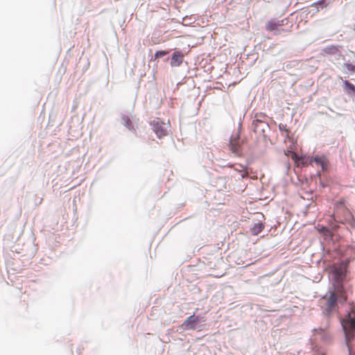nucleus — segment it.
Masks as SVG:
<instances>
[{
    "instance_id": "1",
    "label": "nucleus",
    "mask_w": 355,
    "mask_h": 355,
    "mask_svg": "<svg viewBox=\"0 0 355 355\" xmlns=\"http://www.w3.org/2000/svg\"><path fill=\"white\" fill-rule=\"evenodd\" d=\"M349 355H355V316L349 313L342 320Z\"/></svg>"
},
{
    "instance_id": "2",
    "label": "nucleus",
    "mask_w": 355,
    "mask_h": 355,
    "mask_svg": "<svg viewBox=\"0 0 355 355\" xmlns=\"http://www.w3.org/2000/svg\"><path fill=\"white\" fill-rule=\"evenodd\" d=\"M270 118L265 113H256L252 123V128L253 131L265 139L268 137V134L270 132V126L269 121Z\"/></svg>"
},
{
    "instance_id": "3",
    "label": "nucleus",
    "mask_w": 355,
    "mask_h": 355,
    "mask_svg": "<svg viewBox=\"0 0 355 355\" xmlns=\"http://www.w3.org/2000/svg\"><path fill=\"white\" fill-rule=\"evenodd\" d=\"M329 270L335 282H343L347 274V264L343 262L334 263Z\"/></svg>"
},
{
    "instance_id": "4",
    "label": "nucleus",
    "mask_w": 355,
    "mask_h": 355,
    "mask_svg": "<svg viewBox=\"0 0 355 355\" xmlns=\"http://www.w3.org/2000/svg\"><path fill=\"white\" fill-rule=\"evenodd\" d=\"M150 125L156 135L161 139L168 135V125L163 122L159 118H155L150 122Z\"/></svg>"
},
{
    "instance_id": "5",
    "label": "nucleus",
    "mask_w": 355,
    "mask_h": 355,
    "mask_svg": "<svg viewBox=\"0 0 355 355\" xmlns=\"http://www.w3.org/2000/svg\"><path fill=\"white\" fill-rule=\"evenodd\" d=\"M328 297L324 296L323 300H325L323 306V311L325 314L330 315L336 309L337 306V300L335 297V293H330Z\"/></svg>"
},
{
    "instance_id": "6",
    "label": "nucleus",
    "mask_w": 355,
    "mask_h": 355,
    "mask_svg": "<svg viewBox=\"0 0 355 355\" xmlns=\"http://www.w3.org/2000/svg\"><path fill=\"white\" fill-rule=\"evenodd\" d=\"M329 293H335L336 300L341 303L347 300V295L343 282H336L334 284V290Z\"/></svg>"
},
{
    "instance_id": "7",
    "label": "nucleus",
    "mask_w": 355,
    "mask_h": 355,
    "mask_svg": "<svg viewBox=\"0 0 355 355\" xmlns=\"http://www.w3.org/2000/svg\"><path fill=\"white\" fill-rule=\"evenodd\" d=\"M229 149L231 152L237 157L241 156V142L240 141L239 135L236 137H230L229 143Z\"/></svg>"
},
{
    "instance_id": "8",
    "label": "nucleus",
    "mask_w": 355,
    "mask_h": 355,
    "mask_svg": "<svg viewBox=\"0 0 355 355\" xmlns=\"http://www.w3.org/2000/svg\"><path fill=\"white\" fill-rule=\"evenodd\" d=\"M184 54L180 51H175L171 58L170 64L172 67H180L184 60Z\"/></svg>"
},
{
    "instance_id": "9",
    "label": "nucleus",
    "mask_w": 355,
    "mask_h": 355,
    "mask_svg": "<svg viewBox=\"0 0 355 355\" xmlns=\"http://www.w3.org/2000/svg\"><path fill=\"white\" fill-rule=\"evenodd\" d=\"M266 29L268 31H275V35L280 34L282 32H287L288 30L284 28H279L277 26L276 19H272L266 24Z\"/></svg>"
},
{
    "instance_id": "10",
    "label": "nucleus",
    "mask_w": 355,
    "mask_h": 355,
    "mask_svg": "<svg viewBox=\"0 0 355 355\" xmlns=\"http://www.w3.org/2000/svg\"><path fill=\"white\" fill-rule=\"evenodd\" d=\"M199 322V318L194 315L189 316L182 324L184 329H194L196 324Z\"/></svg>"
},
{
    "instance_id": "11",
    "label": "nucleus",
    "mask_w": 355,
    "mask_h": 355,
    "mask_svg": "<svg viewBox=\"0 0 355 355\" xmlns=\"http://www.w3.org/2000/svg\"><path fill=\"white\" fill-rule=\"evenodd\" d=\"M313 162L316 165L320 166L322 171H327L329 166V161L324 156L315 155L313 157Z\"/></svg>"
},
{
    "instance_id": "12",
    "label": "nucleus",
    "mask_w": 355,
    "mask_h": 355,
    "mask_svg": "<svg viewBox=\"0 0 355 355\" xmlns=\"http://www.w3.org/2000/svg\"><path fill=\"white\" fill-rule=\"evenodd\" d=\"M343 91L348 95H355V85L345 80H343Z\"/></svg>"
},
{
    "instance_id": "13",
    "label": "nucleus",
    "mask_w": 355,
    "mask_h": 355,
    "mask_svg": "<svg viewBox=\"0 0 355 355\" xmlns=\"http://www.w3.org/2000/svg\"><path fill=\"white\" fill-rule=\"evenodd\" d=\"M121 122L122 123L130 130L132 131L134 130V126L132 125V122L130 119V118L124 114H121Z\"/></svg>"
},
{
    "instance_id": "14",
    "label": "nucleus",
    "mask_w": 355,
    "mask_h": 355,
    "mask_svg": "<svg viewBox=\"0 0 355 355\" xmlns=\"http://www.w3.org/2000/svg\"><path fill=\"white\" fill-rule=\"evenodd\" d=\"M338 47V46L329 45L324 47L322 51L326 54L335 55L339 51Z\"/></svg>"
},
{
    "instance_id": "15",
    "label": "nucleus",
    "mask_w": 355,
    "mask_h": 355,
    "mask_svg": "<svg viewBox=\"0 0 355 355\" xmlns=\"http://www.w3.org/2000/svg\"><path fill=\"white\" fill-rule=\"evenodd\" d=\"M303 166H308L309 164H312L313 162V157H306V156H301L297 159Z\"/></svg>"
},
{
    "instance_id": "16",
    "label": "nucleus",
    "mask_w": 355,
    "mask_h": 355,
    "mask_svg": "<svg viewBox=\"0 0 355 355\" xmlns=\"http://www.w3.org/2000/svg\"><path fill=\"white\" fill-rule=\"evenodd\" d=\"M327 6L326 0H319L312 3L311 7L314 8L315 12H318L320 9H323Z\"/></svg>"
},
{
    "instance_id": "17",
    "label": "nucleus",
    "mask_w": 355,
    "mask_h": 355,
    "mask_svg": "<svg viewBox=\"0 0 355 355\" xmlns=\"http://www.w3.org/2000/svg\"><path fill=\"white\" fill-rule=\"evenodd\" d=\"M263 229V223H254L250 227L251 234L253 235L259 234Z\"/></svg>"
},
{
    "instance_id": "18",
    "label": "nucleus",
    "mask_w": 355,
    "mask_h": 355,
    "mask_svg": "<svg viewBox=\"0 0 355 355\" xmlns=\"http://www.w3.org/2000/svg\"><path fill=\"white\" fill-rule=\"evenodd\" d=\"M169 53L168 51H157L155 53V59H159L162 58H164V61H168L169 60L168 57H166Z\"/></svg>"
},
{
    "instance_id": "19",
    "label": "nucleus",
    "mask_w": 355,
    "mask_h": 355,
    "mask_svg": "<svg viewBox=\"0 0 355 355\" xmlns=\"http://www.w3.org/2000/svg\"><path fill=\"white\" fill-rule=\"evenodd\" d=\"M252 222H262L264 219V216L261 213H256L252 215L250 218Z\"/></svg>"
},
{
    "instance_id": "20",
    "label": "nucleus",
    "mask_w": 355,
    "mask_h": 355,
    "mask_svg": "<svg viewBox=\"0 0 355 355\" xmlns=\"http://www.w3.org/2000/svg\"><path fill=\"white\" fill-rule=\"evenodd\" d=\"M318 230L320 232L322 233L323 235L325 236H331V232L329 229H327L323 226L320 227V225H318Z\"/></svg>"
},
{
    "instance_id": "21",
    "label": "nucleus",
    "mask_w": 355,
    "mask_h": 355,
    "mask_svg": "<svg viewBox=\"0 0 355 355\" xmlns=\"http://www.w3.org/2000/svg\"><path fill=\"white\" fill-rule=\"evenodd\" d=\"M344 68L349 72L353 73L355 70V66L351 63H345Z\"/></svg>"
},
{
    "instance_id": "22",
    "label": "nucleus",
    "mask_w": 355,
    "mask_h": 355,
    "mask_svg": "<svg viewBox=\"0 0 355 355\" xmlns=\"http://www.w3.org/2000/svg\"><path fill=\"white\" fill-rule=\"evenodd\" d=\"M276 21L277 23V26L279 27V28H282V27L288 23V19L286 18L283 19H276Z\"/></svg>"
},
{
    "instance_id": "23",
    "label": "nucleus",
    "mask_w": 355,
    "mask_h": 355,
    "mask_svg": "<svg viewBox=\"0 0 355 355\" xmlns=\"http://www.w3.org/2000/svg\"><path fill=\"white\" fill-rule=\"evenodd\" d=\"M279 129L280 130V132L283 134L284 132H288V130L286 128V125H284V124H282V123H280L279 125Z\"/></svg>"
},
{
    "instance_id": "24",
    "label": "nucleus",
    "mask_w": 355,
    "mask_h": 355,
    "mask_svg": "<svg viewBox=\"0 0 355 355\" xmlns=\"http://www.w3.org/2000/svg\"><path fill=\"white\" fill-rule=\"evenodd\" d=\"M318 176H320V172H318Z\"/></svg>"
}]
</instances>
